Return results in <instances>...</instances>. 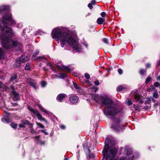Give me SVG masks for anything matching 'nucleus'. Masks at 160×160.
Segmentation results:
<instances>
[{
    "label": "nucleus",
    "instance_id": "nucleus-23",
    "mask_svg": "<svg viewBox=\"0 0 160 160\" xmlns=\"http://www.w3.org/2000/svg\"><path fill=\"white\" fill-rule=\"evenodd\" d=\"M90 89L92 92H95L98 90V88L97 87H93Z\"/></svg>",
    "mask_w": 160,
    "mask_h": 160
},
{
    "label": "nucleus",
    "instance_id": "nucleus-36",
    "mask_svg": "<svg viewBox=\"0 0 160 160\" xmlns=\"http://www.w3.org/2000/svg\"><path fill=\"white\" fill-rule=\"evenodd\" d=\"M74 86L76 89L78 90L80 89V88L78 86V85L76 83L73 82Z\"/></svg>",
    "mask_w": 160,
    "mask_h": 160
},
{
    "label": "nucleus",
    "instance_id": "nucleus-13",
    "mask_svg": "<svg viewBox=\"0 0 160 160\" xmlns=\"http://www.w3.org/2000/svg\"><path fill=\"white\" fill-rule=\"evenodd\" d=\"M28 83L29 85L32 86L34 89H36L37 88V84L36 81L34 80H28Z\"/></svg>",
    "mask_w": 160,
    "mask_h": 160
},
{
    "label": "nucleus",
    "instance_id": "nucleus-51",
    "mask_svg": "<svg viewBox=\"0 0 160 160\" xmlns=\"http://www.w3.org/2000/svg\"><path fill=\"white\" fill-rule=\"evenodd\" d=\"M146 66L147 68H149L151 66V64L149 63H147L146 64Z\"/></svg>",
    "mask_w": 160,
    "mask_h": 160
},
{
    "label": "nucleus",
    "instance_id": "nucleus-64",
    "mask_svg": "<svg viewBox=\"0 0 160 160\" xmlns=\"http://www.w3.org/2000/svg\"><path fill=\"white\" fill-rule=\"evenodd\" d=\"M33 132H34V131H32V133H33Z\"/></svg>",
    "mask_w": 160,
    "mask_h": 160
},
{
    "label": "nucleus",
    "instance_id": "nucleus-25",
    "mask_svg": "<svg viewBox=\"0 0 160 160\" xmlns=\"http://www.w3.org/2000/svg\"><path fill=\"white\" fill-rule=\"evenodd\" d=\"M125 88L124 87L122 86H119L117 88V91H120Z\"/></svg>",
    "mask_w": 160,
    "mask_h": 160
},
{
    "label": "nucleus",
    "instance_id": "nucleus-49",
    "mask_svg": "<svg viewBox=\"0 0 160 160\" xmlns=\"http://www.w3.org/2000/svg\"><path fill=\"white\" fill-rule=\"evenodd\" d=\"M38 52H36V53H34V54H33V55H32V58H34V57H35L36 56V55H37V54H38Z\"/></svg>",
    "mask_w": 160,
    "mask_h": 160
},
{
    "label": "nucleus",
    "instance_id": "nucleus-55",
    "mask_svg": "<svg viewBox=\"0 0 160 160\" xmlns=\"http://www.w3.org/2000/svg\"><path fill=\"white\" fill-rule=\"evenodd\" d=\"M83 45L85 46L86 48H88V44L86 43H83Z\"/></svg>",
    "mask_w": 160,
    "mask_h": 160
},
{
    "label": "nucleus",
    "instance_id": "nucleus-63",
    "mask_svg": "<svg viewBox=\"0 0 160 160\" xmlns=\"http://www.w3.org/2000/svg\"><path fill=\"white\" fill-rule=\"evenodd\" d=\"M33 132H34V131H32V133H33Z\"/></svg>",
    "mask_w": 160,
    "mask_h": 160
},
{
    "label": "nucleus",
    "instance_id": "nucleus-15",
    "mask_svg": "<svg viewBox=\"0 0 160 160\" xmlns=\"http://www.w3.org/2000/svg\"><path fill=\"white\" fill-rule=\"evenodd\" d=\"M66 96V95L63 93L59 94L57 97V100L58 101L61 102L63 100Z\"/></svg>",
    "mask_w": 160,
    "mask_h": 160
},
{
    "label": "nucleus",
    "instance_id": "nucleus-16",
    "mask_svg": "<svg viewBox=\"0 0 160 160\" xmlns=\"http://www.w3.org/2000/svg\"><path fill=\"white\" fill-rule=\"evenodd\" d=\"M56 66L58 68L62 70H65L68 72H70V69L68 67L62 65L61 66H59V65H56Z\"/></svg>",
    "mask_w": 160,
    "mask_h": 160
},
{
    "label": "nucleus",
    "instance_id": "nucleus-35",
    "mask_svg": "<svg viewBox=\"0 0 160 160\" xmlns=\"http://www.w3.org/2000/svg\"><path fill=\"white\" fill-rule=\"evenodd\" d=\"M28 109L31 111L33 113H34L37 110H35L34 109L31 108L29 106H28Z\"/></svg>",
    "mask_w": 160,
    "mask_h": 160
},
{
    "label": "nucleus",
    "instance_id": "nucleus-21",
    "mask_svg": "<svg viewBox=\"0 0 160 160\" xmlns=\"http://www.w3.org/2000/svg\"><path fill=\"white\" fill-rule=\"evenodd\" d=\"M155 92L153 93V96L155 98H158L159 96L158 93V91L156 89L154 91Z\"/></svg>",
    "mask_w": 160,
    "mask_h": 160
},
{
    "label": "nucleus",
    "instance_id": "nucleus-5",
    "mask_svg": "<svg viewBox=\"0 0 160 160\" xmlns=\"http://www.w3.org/2000/svg\"><path fill=\"white\" fill-rule=\"evenodd\" d=\"M112 128L118 131H122L123 126L120 120L119 119H116L113 120Z\"/></svg>",
    "mask_w": 160,
    "mask_h": 160
},
{
    "label": "nucleus",
    "instance_id": "nucleus-54",
    "mask_svg": "<svg viewBox=\"0 0 160 160\" xmlns=\"http://www.w3.org/2000/svg\"><path fill=\"white\" fill-rule=\"evenodd\" d=\"M96 1L95 0H92V1H91V4H95L96 3Z\"/></svg>",
    "mask_w": 160,
    "mask_h": 160
},
{
    "label": "nucleus",
    "instance_id": "nucleus-56",
    "mask_svg": "<svg viewBox=\"0 0 160 160\" xmlns=\"http://www.w3.org/2000/svg\"><path fill=\"white\" fill-rule=\"evenodd\" d=\"M60 128L62 129H64L65 128V127L64 125H62L60 126Z\"/></svg>",
    "mask_w": 160,
    "mask_h": 160
},
{
    "label": "nucleus",
    "instance_id": "nucleus-57",
    "mask_svg": "<svg viewBox=\"0 0 160 160\" xmlns=\"http://www.w3.org/2000/svg\"><path fill=\"white\" fill-rule=\"evenodd\" d=\"M156 79L157 81H160V76H159L157 77Z\"/></svg>",
    "mask_w": 160,
    "mask_h": 160
},
{
    "label": "nucleus",
    "instance_id": "nucleus-14",
    "mask_svg": "<svg viewBox=\"0 0 160 160\" xmlns=\"http://www.w3.org/2000/svg\"><path fill=\"white\" fill-rule=\"evenodd\" d=\"M34 114L36 115L38 119L39 120L41 121H44L46 123L47 122V121L46 120V119L42 117L41 114L37 110H36V111Z\"/></svg>",
    "mask_w": 160,
    "mask_h": 160
},
{
    "label": "nucleus",
    "instance_id": "nucleus-10",
    "mask_svg": "<svg viewBox=\"0 0 160 160\" xmlns=\"http://www.w3.org/2000/svg\"><path fill=\"white\" fill-rule=\"evenodd\" d=\"M9 9L10 8L8 6H1L0 7V13L2 14L8 12Z\"/></svg>",
    "mask_w": 160,
    "mask_h": 160
},
{
    "label": "nucleus",
    "instance_id": "nucleus-1",
    "mask_svg": "<svg viewBox=\"0 0 160 160\" xmlns=\"http://www.w3.org/2000/svg\"><path fill=\"white\" fill-rule=\"evenodd\" d=\"M52 37L56 41H59L61 47L65 50H69L72 47L77 52H80L82 48L74 37L64 28H56L52 31Z\"/></svg>",
    "mask_w": 160,
    "mask_h": 160
},
{
    "label": "nucleus",
    "instance_id": "nucleus-2",
    "mask_svg": "<svg viewBox=\"0 0 160 160\" xmlns=\"http://www.w3.org/2000/svg\"><path fill=\"white\" fill-rule=\"evenodd\" d=\"M2 30L3 34L0 35V40L2 47L8 49L17 46L18 43V41L11 40L10 38L13 34L12 30L8 27H4Z\"/></svg>",
    "mask_w": 160,
    "mask_h": 160
},
{
    "label": "nucleus",
    "instance_id": "nucleus-32",
    "mask_svg": "<svg viewBox=\"0 0 160 160\" xmlns=\"http://www.w3.org/2000/svg\"><path fill=\"white\" fill-rule=\"evenodd\" d=\"M9 114L7 112H5L3 113L4 117L9 118Z\"/></svg>",
    "mask_w": 160,
    "mask_h": 160
},
{
    "label": "nucleus",
    "instance_id": "nucleus-11",
    "mask_svg": "<svg viewBox=\"0 0 160 160\" xmlns=\"http://www.w3.org/2000/svg\"><path fill=\"white\" fill-rule=\"evenodd\" d=\"M69 101L70 102L73 104L77 103L78 99V98L76 95L72 94L69 97Z\"/></svg>",
    "mask_w": 160,
    "mask_h": 160
},
{
    "label": "nucleus",
    "instance_id": "nucleus-47",
    "mask_svg": "<svg viewBox=\"0 0 160 160\" xmlns=\"http://www.w3.org/2000/svg\"><path fill=\"white\" fill-rule=\"evenodd\" d=\"M106 14L105 12H102L101 13V15L102 17H104L106 16Z\"/></svg>",
    "mask_w": 160,
    "mask_h": 160
},
{
    "label": "nucleus",
    "instance_id": "nucleus-42",
    "mask_svg": "<svg viewBox=\"0 0 160 160\" xmlns=\"http://www.w3.org/2000/svg\"><path fill=\"white\" fill-rule=\"evenodd\" d=\"M127 104L128 106L132 105V101L131 100H128V101L127 103Z\"/></svg>",
    "mask_w": 160,
    "mask_h": 160
},
{
    "label": "nucleus",
    "instance_id": "nucleus-34",
    "mask_svg": "<svg viewBox=\"0 0 160 160\" xmlns=\"http://www.w3.org/2000/svg\"><path fill=\"white\" fill-rule=\"evenodd\" d=\"M59 75L61 76V77L60 78H64L67 77V75L66 74L63 73H59Z\"/></svg>",
    "mask_w": 160,
    "mask_h": 160
},
{
    "label": "nucleus",
    "instance_id": "nucleus-29",
    "mask_svg": "<svg viewBox=\"0 0 160 160\" xmlns=\"http://www.w3.org/2000/svg\"><path fill=\"white\" fill-rule=\"evenodd\" d=\"M25 69L26 70H29L30 69V64L29 63H28L26 64L25 67Z\"/></svg>",
    "mask_w": 160,
    "mask_h": 160
},
{
    "label": "nucleus",
    "instance_id": "nucleus-22",
    "mask_svg": "<svg viewBox=\"0 0 160 160\" xmlns=\"http://www.w3.org/2000/svg\"><path fill=\"white\" fill-rule=\"evenodd\" d=\"M156 89L153 86H151L150 88H148L147 91L148 92H152L153 90L155 91L156 90Z\"/></svg>",
    "mask_w": 160,
    "mask_h": 160
},
{
    "label": "nucleus",
    "instance_id": "nucleus-37",
    "mask_svg": "<svg viewBox=\"0 0 160 160\" xmlns=\"http://www.w3.org/2000/svg\"><path fill=\"white\" fill-rule=\"evenodd\" d=\"M22 122L25 125L26 124H29L30 123V122L28 120L23 121Z\"/></svg>",
    "mask_w": 160,
    "mask_h": 160
},
{
    "label": "nucleus",
    "instance_id": "nucleus-6",
    "mask_svg": "<svg viewBox=\"0 0 160 160\" xmlns=\"http://www.w3.org/2000/svg\"><path fill=\"white\" fill-rule=\"evenodd\" d=\"M118 109H116L114 107L111 106L105 108L104 112L106 115L114 116L120 112Z\"/></svg>",
    "mask_w": 160,
    "mask_h": 160
},
{
    "label": "nucleus",
    "instance_id": "nucleus-53",
    "mask_svg": "<svg viewBox=\"0 0 160 160\" xmlns=\"http://www.w3.org/2000/svg\"><path fill=\"white\" fill-rule=\"evenodd\" d=\"M41 131L44 133L46 135H48V133L44 130H41Z\"/></svg>",
    "mask_w": 160,
    "mask_h": 160
},
{
    "label": "nucleus",
    "instance_id": "nucleus-7",
    "mask_svg": "<svg viewBox=\"0 0 160 160\" xmlns=\"http://www.w3.org/2000/svg\"><path fill=\"white\" fill-rule=\"evenodd\" d=\"M3 25L5 24L7 25H11L15 23V21L13 20L10 14H9L8 16H3V20L2 21Z\"/></svg>",
    "mask_w": 160,
    "mask_h": 160
},
{
    "label": "nucleus",
    "instance_id": "nucleus-8",
    "mask_svg": "<svg viewBox=\"0 0 160 160\" xmlns=\"http://www.w3.org/2000/svg\"><path fill=\"white\" fill-rule=\"evenodd\" d=\"M125 151L126 152V156L125 158L122 157L120 158V160H132L134 158L133 155L132 154V151L131 149L128 148H126Z\"/></svg>",
    "mask_w": 160,
    "mask_h": 160
},
{
    "label": "nucleus",
    "instance_id": "nucleus-26",
    "mask_svg": "<svg viewBox=\"0 0 160 160\" xmlns=\"http://www.w3.org/2000/svg\"><path fill=\"white\" fill-rule=\"evenodd\" d=\"M17 78V74H14L13 75L11 78V80H10V81H13L14 79H16Z\"/></svg>",
    "mask_w": 160,
    "mask_h": 160
},
{
    "label": "nucleus",
    "instance_id": "nucleus-62",
    "mask_svg": "<svg viewBox=\"0 0 160 160\" xmlns=\"http://www.w3.org/2000/svg\"><path fill=\"white\" fill-rule=\"evenodd\" d=\"M33 132H34V131H32V133H33Z\"/></svg>",
    "mask_w": 160,
    "mask_h": 160
},
{
    "label": "nucleus",
    "instance_id": "nucleus-59",
    "mask_svg": "<svg viewBox=\"0 0 160 160\" xmlns=\"http://www.w3.org/2000/svg\"><path fill=\"white\" fill-rule=\"evenodd\" d=\"M39 58L40 59H45V58L43 57H39Z\"/></svg>",
    "mask_w": 160,
    "mask_h": 160
},
{
    "label": "nucleus",
    "instance_id": "nucleus-60",
    "mask_svg": "<svg viewBox=\"0 0 160 160\" xmlns=\"http://www.w3.org/2000/svg\"><path fill=\"white\" fill-rule=\"evenodd\" d=\"M64 160H68V159L67 158H65Z\"/></svg>",
    "mask_w": 160,
    "mask_h": 160
},
{
    "label": "nucleus",
    "instance_id": "nucleus-45",
    "mask_svg": "<svg viewBox=\"0 0 160 160\" xmlns=\"http://www.w3.org/2000/svg\"><path fill=\"white\" fill-rule=\"evenodd\" d=\"M88 7L90 9H92L93 8L92 4L91 3H89L88 4Z\"/></svg>",
    "mask_w": 160,
    "mask_h": 160
},
{
    "label": "nucleus",
    "instance_id": "nucleus-38",
    "mask_svg": "<svg viewBox=\"0 0 160 160\" xmlns=\"http://www.w3.org/2000/svg\"><path fill=\"white\" fill-rule=\"evenodd\" d=\"M47 83L46 82L44 81H42L41 82V86L42 87H44L46 85Z\"/></svg>",
    "mask_w": 160,
    "mask_h": 160
},
{
    "label": "nucleus",
    "instance_id": "nucleus-50",
    "mask_svg": "<svg viewBox=\"0 0 160 160\" xmlns=\"http://www.w3.org/2000/svg\"><path fill=\"white\" fill-rule=\"evenodd\" d=\"M47 64L48 66H49L51 68H52V65L50 62H47Z\"/></svg>",
    "mask_w": 160,
    "mask_h": 160
},
{
    "label": "nucleus",
    "instance_id": "nucleus-17",
    "mask_svg": "<svg viewBox=\"0 0 160 160\" xmlns=\"http://www.w3.org/2000/svg\"><path fill=\"white\" fill-rule=\"evenodd\" d=\"M84 151L88 154H90L91 152L89 147L88 146V144L86 143H85L83 144Z\"/></svg>",
    "mask_w": 160,
    "mask_h": 160
},
{
    "label": "nucleus",
    "instance_id": "nucleus-20",
    "mask_svg": "<svg viewBox=\"0 0 160 160\" xmlns=\"http://www.w3.org/2000/svg\"><path fill=\"white\" fill-rule=\"evenodd\" d=\"M134 99L136 101H139L141 103H142V101L141 100L140 97L139 96L135 95Z\"/></svg>",
    "mask_w": 160,
    "mask_h": 160
},
{
    "label": "nucleus",
    "instance_id": "nucleus-46",
    "mask_svg": "<svg viewBox=\"0 0 160 160\" xmlns=\"http://www.w3.org/2000/svg\"><path fill=\"white\" fill-rule=\"evenodd\" d=\"M19 127L20 128H24L25 125L22 122V123L19 124Z\"/></svg>",
    "mask_w": 160,
    "mask_h": 160
},
{
    "label": "nucleus",
    "instance_id": "nucleus-19",
    "mask_svg": "<svg viewBox=\"0 0 160 160\" xmlns=\"http://www.w3.org/2000/svg\"><path fill=\"white\" fill-rule=\"evenodd\" d=\"M2 121L5 123H8L10 121L9 118L5 117H4L2 119Z\"/></svg>",
    "mask_w": 160,
    "mask_h": 160
},
{
    "label": "nucleus",
    "instance_id": "nucleus-12",
    "mask_svg": "<svg viewBox=\"0 0 160 160\" xmlns=\"http://www.w3.org/2000/svg\"><path fill=\"white\" fill-rule=\"evenodd\" d=\"M14 87H11V89H12V92L13 95L14 96L13 98V99L14 101H17L19 99V95L17 92H16L14 90Z\"/></svg>",
    "mask_w": 160,
    "mask_h": 160
},
{
    "label": "nucleus",
    "instance_id": "nucleus-52",
    "mask_svg": "<svg viewBox=\"0 0 160 160\" xmlns=\"http://www.w3.org/2000/svg\"><path fill=\"white\" fill-rule=\"evenodd\" d=\"M2 54V49L0 48V57H1Z\"/></svg>",
    "mask_w": 160,
    "mask_h": 160
},
{
    "label": "nucleus",
    "instance_id": "nucleus-30",
    "mask_svg": "<svg viewBox=\"0 0 160 160\" xmlns=\"http://www.w3.org/2000/svg\"><path fill=\"white\" fill-rule=\"evenodd\" d=\"M36 124L38 126L42 128H44V125L40 123L36 122Z\"/></svg>",
    "mask_w": 160,
    "mask_h": 160
},
{
    "label": "nucleus",
    "instance_id": "nucleus-28",
    "mask_svg": "<svg viewBox=\"0 0 160 160\" xmlns=\"http://www.w3.org/2000/svg\"><path fill=\"white\" fill-rule=\"evenodd\" d=\"M11 125L12 127L14 129L16 128L18 126L17 124L14 123H12Z\"/></svg>",
    "mask_w": 160,
    "mask_h": 160
},
{
    "label": "nucleus",
    "instance_id": "nucleus-24",
    "mask_svg": "<svg viewBox=\"0 0 160 160\" xmlns=\"http://www.w3.org/2000/svg\"><path fill=\"white\" fill-rule=\"evenodd\" d=\"M38 108L40 109L41 110H42V111H43L44 113H48L46 109H45L44 108H43L42 107L39 105Z\"/></svg>",
    "mask_w": 160,
    "mask_h": 160
},
{
    "label": "nucleus",
    "instance_id": "nucleus-18",
    "mask_svg": "<svg viewBox=\"0 0 160 160\" xmlns=\"http://www.w3.org/2000/svg\"><path fill=\"white\" fill-rule=\"evenodd\" d=\"M105 21V19L104 18H99L97 20V22L99 24H102Z\"/></svg>",
    "mask_w": 160,
    "mask_h": 160
},
{
    "label": "nucleus",
    "instance_id": "nucleus-33",
    "mask_svg": "<svg viewBox=\"0 0 160 160\" xmlns=\"http://www.w3.org/2000/svg\"><path fill=\"white\" fill-rule=\"evenodd\" d=\"M102 40L104 43H105L107 44H108L109 42H108V40L107 38H103L102 39Z\"/></svg>",
    "mask_w": 160,
    "mask_h": 160
},
{
    "label": "nucleus",
    "instance_id": "nucleus-39",
    "mask_svg": "<svg viewBox=\"0 0 160 160\" xmlns=\"http://www.w3.org/2000/svg\"><path fill=\"white\" fill-rule=\"evenodd\" d=\"M154 85L155 87H158L160 85V83L158 82H154Z\"/></svg>",
    "mask_w": 160,
    "mask_h": 160
},
{
    "label": "nucleus",
    "instance_id": "nucleus-48",
    "mask_svg": "<svg viewBox=\"0 0 160 160\" xmlns=\"http://www.w3.org/2000/svg\"><path fill=\"white\" fill-rule=\"evenodd\" d=\"M94 83L95 85H99V83L98 81H96L94 82Z\"/></svg>",
    "mask_w": 160,
    "mask_h": 160
},
{
    "label": "nucleus",
    "instance_id": "nucleus-27",
    "mask_svg": "<svg viewBox=\"0 0 160 160\" xmlns=\"http://www.w3.org/2000/svg\"><path fill=\"white\" fill-rule=\"evenodd\" d=\"M152 100H153V98L152 97H148L147 98V101L148 103L151 102Z\"/></svg>",
    "mask_w": 160,
    "mask_h": 160
},
{
    "label": "nucleus",
    "instance_id": "nucleus-44",
    "mask_svg": "<svg viewBox=\"0 0 160 160\" xmlns=\"http://www.w3.org/2000/svg\"><path fill=\"white\" fill-rule=\"evenodd\" d=\"M52 76L54 78H60V77L57 75L53 74L52 75Z\"/></svg>",
    "mask_w": 160,
    "mask_h": 160
},
{
    "label": "nucleus",
    "instance_id": "nucleus-58",
    "mask_svg": "<svg viewBox=\"0 0 160 160\" xmlns=\"http://www.w3.org/2000/svg\"><path fill=\"white\" fill-rule=\"evenodd\" d=\"M2 83L0 82V89L2 88Z\"/></svg>",
    "mask_w": 160,
    "mask_h": 160
},
{
    "label": "nucleus",
    "instance_id": "nucleus-43",
    "mask_svg": "<svg viewBox=\"0 0 160 160\" xmlns=\"http://www.w3.org/2000/svg\"><path fill=\"white\" fill-rule=\"evenodd\" d=\"M85 77L87 79H89L90 78L89 75L88 73H86L85 74Z\"/></svg>",
    "mask_w": 160,
    "mask_h": 160
},
{
    "label": "nucleus",
    "instance_id": "nucleus-3",
    "mask_svg": "<svg viewBox=\"0 0 160 160\" xmlns=\"http://www.w3.org/2000/svg\"><path fill=\"white\" fill-rule=\"evenodd\" d=\"M92 98L96 102L101 103L105 107V108L112 106L113 105L112 100L106 95H103L100 97L98 94H92Z\"/></svg>",
    "mask_w": 160,
    "mask_h": 160
},
{
    "label": "nucleus",
    "instance_id": "nucleus-9",
    "mask_svg": "<svg viewBox=\"0 0 160 160\" xmlns=\"http://www.w3.org/2000/svg\"><path fill=\"white\" fill-rule=\"evenodd\" d=\"M26 59L23 57H21L20 58H17L15 67L16 68L19 67L22 63L24 62H26Z\"/></svg>",
    "mask_w": 160,
    "mask_h": 160
},
{
    "label": "nucleus",
    "instance_id": "nucleus-40",
    "mask_svg": "<svg viewBox=\"0 0 160 160\" xmlns=\"http://www.w3.org/2000/svg\"><path fill=\"white\" fill-rule=\"evenodd\" d=\"M151 80V78L150 77H148L146 79L145 82L146 84L148 83Z\"/></svg>",
    "mask_w": 160,
    "mask_h": 160
},
{
    "label": "nucleus",
    "instance_id": "nucleus-61",
    "mask_svg": "<svg viewBox=\"0 0 160 160\" xmlns=\"http://www.w3.org/2000/svg\"><path fill=\"white\" fill-rule=\"evenodd\" d=\"M43 69H44V70H46V68H43Z\"/></svg>",
    "mask_w": 160,
    "mask_h": 160
},
{
    "label": "nucleus",
    "instance_id": "nucleus-31",
    "mask_svg": "<svg viewBox=\"0 0 160 160\" xmlns=\"http://www.w3.org/2000/svg\"><path fill=\"white\" fill-rule=\"evenodd\" d=\"M146 72V70L143 69H141L140 71V73L141 75H143Z\"/></svg>",
    "mask_w": 160,
    "mask_h": 160
},
{
    "label": "nucleus",
    "instance_id": "nucleus-41",
    "mask_svg": "<svg viewBox=\"0 0 160 160\" xmlns=\"http://www.w3.org/2000/svg\"><path fill=\"white\" fill-rule=\"evenodd\" d=\"M118 73L120 74H122V70L120 68L118 69Z\"/></svg>",
    "mask_w": 160,
    "mask_h": 160
},
{
    "label": "nucleus",
    "instance_id": "nucleus-4",
    "mask_svg": "<svg viewBox=\"0 0 160 160\" xmlns=\"http://www.w3.org/2000/svg\"><path fill=\"white\" fill-rule=\"evenodd\" d=\"M109 142L110 139L109 138L106 139L105 142L107 145H105V148L102 152L105 160H112L116 156L118 151L116 148H109L108 149L106 148V147L109 146Z\"/></svg>",
    "mask_w": 160,
    "mask_h": 160
}]
</instances>
